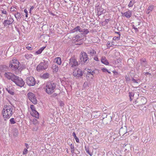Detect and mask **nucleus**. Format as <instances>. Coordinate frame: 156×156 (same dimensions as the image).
Returning <instances> with one entry per match:
<instances>
[{"label":"nucleus","mask_w":156,"mask_h":156,"mask_svg":"<svg viewBox=\"0 0 156 156\" xmlns=\"http://www.w3.org/2000/svg\"><path fill=\"white\" fill-rule=\"evenodd\" d=\"M4 76L8 80H11L17 86L20 87H23L25 84V82L23 79L19 76L10 73H5Z\"/></svg>","instance_id":"f257e3e1"},{"label":"nucleus","mask_w":156,"mask_h":156,"mask_svg":"<svg viewBox=\"0 0 156 156\" xmlns=\"http://www.w3.org/2000/svg\"><path fill=\"white\" fill-rule=\"evenodd\" d=\"M13 108L10 105H5L2 111L4 118L9 119L13 114Z\"/></svg>","instance_id":"f03ea898"},{"label":"nucleus","mask_w":156,"mask_h":156,"mask_svg":"<svg viewBox=\"0 0 156 156\" xmlns=\"http://www.w3.org/2000/svg\"><path fill=\"white\" fill-rule=\"evenodd\" d=\"M55 87L56 84L53 81L49 82L46 86V91L48 94H51L54 92Z\"/></svg>","instance_id":"7ed1b4c3"},{"label":"nucleus","mask_w":156,"mask_h":156,"mask_svg":"<svg viewBox=\"0 0 156 156\" xmlns=\"http://www.w3.org/2000/svg\"><path fill=\"white\" fill-rule=\"evenodd\" d=\"M48 66V62L47 61L43 60L37 67L36 69L37 71H40L46 69Z\"/></svg>","instance_id":"20e7f679"},{"label":"nucleus","mask_w":156,"mask_h":156,"mask_svg":"<svg viewBox=\"0 0 156 156\" xmlns=\"http://www.w3.org/2000/svg\"><path fill=\"white\" fill-rule=\"evenodd\" d=\"M80 61L82 64L85 63H87L89 61L88 55L87 53L84 52H82V54H80Z\"/></svg>","instance_id":"39448f33"},{"label":"nucleus","mask_w":156,"mask_h":156,"mask_svg":"<svg viewBox=\"0 0 156 156\" xmlns=\"http://www.w3.org/2000/svg\"><path fill=\"white\" fill-rule=\"evenodd\" d=\"M26 82L28 86L31 87L35 85L36 81L34 77L30 76L26 78Z\"/></svg>","instance_id":"423d86ee"},{"label":"nucleus","mask_w":156,"mask_h":156,"mask_svg":"<svg viewBox=\"0 0 156 156\" xmlns=\"http://www.w3.org/2000/svg\"><path fill=\"white\" fill-rule=\"evenodd\" d=\"M29 99L34 104H36L37 103V100L35 95L33 93L31 92H29L27 94Z\"/></svg>","instance_id":"0eeeda50"},{"label":"nucleus","mask_w":156,"mask_h":156,"mask_svg":"<svg viewBox=\"0 0 156 156\" xmlns=\"http://www.w3.org/2000/svg\"><path fill=\"white\" fill-rule=\"evenodd\" d=\"M140 63L141 65L143 68L144 69L146 68H149V65L148 64L146 59L145 58H142L140 60Z\"/></svg>","instance_id":"6e6552de"},{"label":"nucleus","mask_w":156,"mask_h":156,"mask_svg":"<svg viewBox=\"0 0 156 156\" xmlns=\"http://www.w3.org/2000/svg\"><path fill=\"white\" fill-rule=\"evenodd\" d=\"M73 74L74 76L79 77L83 76V72L80 69H76L74 70Z\"/></svg>","instance_id":"1a4fd4ad"},{"label":"nucleus","mask_w":156,"mask_h":156,"mask_svg":"<svg viewBox=\"0 0 156 156\" xmlns=\"http://www.w3.org/2000/svg\"><path fill=\"white\" fill-rule=\"evenodd\" d=\"M69 64L71 67H73L78 65L79 64L77 60L74 58H71L69 59Z\"/></svg>","instance_id":"9d476101"},{"label":"nucleus","mask_w":156,"mask_h":156,"mask_svg":"<svg viewBox=\"0 0 156 156\" xmlns=\"http://www.w3.org/2000/svg\"><path fill=\"white\" fill-rule=\"evenodd\" d=\"M14 20L12 18H10L9 20H6L3 22V24L5 27H7L13 22Z\"/></svg>","instance_id":"9b49d317"},{"label":"nucleus","mask_w":156,"mask_h":156,"mask_svg":"<svg viewBox=\"0 0 156 156\" xmlns=\"http://www.w3.org/2000/svg\"><path fill=\"white\" fill-rule=\"evenodd\" d=\"M112 120V118L111 116L107 115L105 118H104L102 119V122L103 123L105 124H109Z\"/></svg>","instance_id":"f8f14e48"},{"label":"nucleus","mask_w":156,"mask_h":156,"mask_svg":"<svg viewBox=\"0 0 156 156\" xmlns=\"http://www.w3.org/2000/svg\"><path fill=\"white\" fill-rule=\"evenodd\" d=\"M121 135V134L119 133V130L115 131L114 132L113 135L111 136L110 138L111 139H113L114 140L115 139Z\"/></svg>","instance_id":"ddd939ff"},{"label":"nucleus","mask_w":156,"mask_h":156,"mask_svg":"<svg viewBox=\"0 0 156 156\" xmlns=\"http://www.w3.org/2000/svg\"><path fill=\"white\" fill-rule=\"evenodd\" d=\"M130 131V130L128 131V129L126 128V126H124L123 127H122L120 129L119 132L120 134H121V135L123 134V135H124L126 133Z\"/></svg>","instance_id":"4468645a"},{"label":"nucleus","mask_w":156,"mask_h":156,"mask_svg":"<svg viewBox=\"0 0 156 156\" xmlns=\"http://www.w3.org/2000/svg\"><path fill=\"white\" fill-rule=\"evenodd\" d=\"M9 67L12 70H16L18 69V67H19V63H13V64H10Z\"/></svg>","instance_id":"2eb2a0df"},{"label":"nucleus","mask_w":156,"mask_h":156,"mask_svg":"<svg viewBox=\"0 0 156 156\" xmlns=\"http://www.w3.org/2000/svg\"><path fill=\"white\" fill-rule=\"evenodd\" d=\"M97 11L98 13V16L101 15L102 14L105 12L104 10L102 8H101L100 6H97Z\"/></svg>","instance_id":"dca6fc26"},{"label":"nucleus","mask_w":156,"mask_h":156,"mask_svg":"<svg viewBox=\"0 0 156 156\" xmlns=\"http://www.w3.org/2000/svg\"><path fill=\"white\" fill-rule=\"evenodd\" d=\"M82 29H83L81 28L80 26H77L72 30V32H74L79 31L80 32H82L83 30H82Z\"/></svg>","instance_id":"f3484780"},{"label":"nucleus","mask_w":156,"mask_h":156,"mask_svg":"<svg viewBox=\"0 0 156 156\" xmlns=\"http://www.w3.org/2000/svg\"><path fill=\"white\" fill-rule=\"evenodd\" d=\"M101 61L102 63L106 65H108L109 64L108 60L104 56L101 57Z\"/></svg>","instance_id":"a211bd4d"},{"label":"nucleus","mask_w":156,"mask_h":156,"mask_svg":"<svg viewBox=\"0 0 156 156\" xmlns=\"http://www.w3.org/2000/svg\"><path fill=\"white\" fill-rule=\"evenodd\" d=\"M91 115L95 118H98V117L100 116V113L99 112L94 111L92 112Z\"/></svg>","instance_id":"6ab92c4d"},{"label":"nucleus","mask_w":156,"mask_h":156,"mask_svg":"<svg viewBox=\"0 0 156 156\" xmlns=\"http://www.w3.org/2000/svg\"><path fill=\"white\" fill-rule=\"evenodd\" d=\"M123 15L126 16L127 18H129L131 16V11L129 10L123 13Z\"/></svg>","instance_id":"aec40b11"},{"label":"nucleus","mask_w":156,"mask_h":156,"mask_svg":"<svg viewBox=\"0 0 156 156\" xmlns=\"http://www.w3.org/2000/svg\"><path fill=\"white\" fill-rule=\"evenodd\" d=\"M31 114L33 116L35 117V118H39V113L36 110L31 112Z\"/></svg>","instance_id":"412c9836"},{"label":"nucleus","mask_w":156,"mask_h":156,"mask_svg":"<svg viewBox=\"0 0 156 156\" xmlns=\"http://www.w3.org/2000/svg\"><path fill=\"white\" fill-rule=\"evenodd\" d=\"M46 46L42 47L39 49L38 51L35 52V53L37 54H39L41 53L43 51L45 48Z\"/></svg>","instance_id":"4be33fe9"},{"label":"nucleus","mask_w":156,"mask_h":156,"mask_svg":"<svg viewBox=\"0 0 156 156\" xmlns=\"http://www.w3.org/2000/svg\"><path fill=\"white\" fill-rule=\"evenodd\" d=\"M96 53V51L94 49H92L88 51V54L92 56L95 55Z\"/></svg>","instance_id":"5701e85b"},{"label":"nucleus","mask_w":156,"mask_h":156,"mask_svg":"<svg viewBox=\"0 0 156 156\" xmlns=\"http://www.w3.org/2000/svg\"><path fill=\"white\" fill-rule=\"evenodd\" d=\"M154 7L153 5H150L149 6L147 9V11L146 12V13L148 14L150 12L152 11L154 9Z\"/></svg>","instance_id":"b1692460"},{"label":"nucleus","mask_w":156,"mask_h":156,"mask_svg":"<svg viewBox=\"0 0 156 156\" xmlns=\"http://www.w3.org/2000/svg\"><path fill=\"white\" fill-rule=\"evenodd\" d=\"M129 97L130 100V101H132L134 98V92H129Z\"/></svg>","instance_id":"393cba45"},{"label":"nucleus","mask_w":156,"mask_h":156,"mask_svg":"<svg viewBox=\"0 0 156 156\" xmlns=\"http://www.w3.org/2000/svg\"><path fill=\"white\" fill-rule=\"evenodd\" d=\"M59 67L58 66L53 65L52 66V69L54 71L57 72L58 70Z\"/></svg>","instance_id":"a878e982"},{"label":"nucleus","mask_w":156,"mask_h":156,"mask_svg":"<svg viewBox=\"0 0 156 156\" xmlns=\"http://www.w3.org/2000/svg\"><path fill=\"white\" fill-rule=\"evenodd\" d=\"M6 90L10 94L12 95H13L14 94V92L13 91V90L12 89L11 90L10 88L9 87L6 88Z\"/></svg>","instance_id":"bb28decb"},{"label":"nucleus","mask_w":156,"mask_h":156,"mask_svg":"<svg viewBox=\"0 0 156 156\" xmlns=\"http://www.w3.org/2000/svg\"><path fill=\"white\" fill-rule=\"evenodd\" d=\"M55 60H56V62L58 65H60L61 63V59L60 57H57L55 58Z\"/></svg>","instance_id":"cd10ccee"},{"label":"nucleus","mask_w":156,"mask_h":156,"mask_svg":"<svg viewBox=\"0 0 156 156\" xmlns=\"http://www.w3.org/2000/svg\"><path fill=\"white\" fill-rule=\"evenodd\" d=\"M49 76V74L48 73H44L42 76V78L44 79H46L48 78Z\"/></svg>","instance_id":"c85d7f7f"},{"label":"nucleus","mask_w":156,"mask_h":156,"mask_svg":"<svg viewBox=\"0 0 156 156\" xmlns=\"http://www.w3.org/2000/svg\"><path fill=\"white\" fill-rule=\"evenodd\" d=\"M85 151H86V152H87V154H89L90 155V156H92L93 154L92 153H90L89 151V148L88 147H87V146H85Z\"/></svg>","instance_id":"c756f323"},{"label":"nucleus","mask_w":156,"mask_h":156,"mask_svg":"<svg viewBox=\"0 0 156 156\" xmlns=\"http://www.w3.org/2000/svg\"><path fill=\"white\" fill-rule=\"evenodd\" d=\"M79 8L77 6L75 5L74 8V12L78 13L79 11Z\"/></svg>","instance_id":"7c9ffc66"},{"label":"nucleus","mask_w":156,"mask_h":156,"mask_svg":"<svg viewBox=\"0 0 156 156\" xmlns=\"http://www.w3.org/2000/svg\"><path fill=\"white\" fill-rule=\"evenodd\" d=\"M20 14L17 12V13L14 15L15 16L17 19V20H18L20 18Z\"/></svg>","instance_id":"2f4dec72"},{"label":"nucleus","mask_w":156,"mask_h":156,"mask_svg":"<svg viewBox=\"0 0 156 156\" xmlns=\"http://www.w3.org/2000/svg\"><path fill=\"white\" fill-rule=\"evenodd\" d=\"M132 81L134 83H138L140 82V79L135 80L134 78H133L132 79Z\"/></svg>","instance_id":"473e14b6"},{"label":"nucleus","mask_w":156,"mask_h":156,"mask_svg":"<svg viewBox=\"0 0 156 156\" xmlns=\"http://www.w3.org/2000/svg\"><path fill=\"white\" fill-rule=\"evenodd\" d=\"M14 134L13 135L14 136H17L18 135V130L17 129L15 128L13 130Z\"/></svg>","instance_id":"72a5a7b5"},{"label":"nucleus","mask_w":156,"mask_h":156,"mask_svg":"<svg viewBox=\"0 0 156 156\" xmlns=\"http://www.w3.org/2000/svg\"><path fill=\"white\" fill-rule=\"evenodd\" d=\"M19 63V62L17 60L15 59H13L11 61V64H13V63Z\"/></svg>","instance_id":"f704fd0d"},{"label":"nucleus","mask_w":156,"mask_h":156,"mask_svg":"<svg viewBox=\"0 0 156 156\" xmlns=\"http://www.w3.org/2000/svg\"><path fill=\"white\" fill-rule=\"evenodd\" d=\"M82 30H83L82 32H83L85 34H87L89 32V31L88 30V29H83Z\"/></svg>","instance_id":"c9c22d12"},{"label":"nucleus","mask_w":156,"mask_h":156,"mask_svg":"<svg viewBox=\"0 0 156 156\" xmlns=\"http://www.w3.org/2000/svg\"><path fill=\"white\" fill-rule=\"evenodd\" d=\"M9 121L11 124H13L16 123L14 118H11Z\"/></svg>","instance_id":"e433bc0d"},{"label":"nucleus","mask_w":156,"mask_h":156,"mask_svg":"<svg viewBox=\"0 0 156 156\" xmlns=\"http://www.w3.org/2000/svg\"><path fill=\"white\" fill-rule=\"evenodd\" d=\"M33 124L34 125H36L38 124V122L37 119H33Z\"/></svg>","instance_id":"4c0bfd02"},{"label":"nucleus","mask_w":156,"mask_h":156,"mask_svg":"<svg viewBox=\"0 0 156 156\" xmlns=\"http://www.w3.org/2000/svg\"><path fill=\"white\" fill-rule=\"evenodd\" d=\"M113 44H110L109 41H108L107 43V46L108 48H110L111 47H113Z\"/></svg>","instance_id":"58836bf2"},{"label":"nucleus","mask_w":156,"mask_h":156,"mask_svg":"<svg viewBox=\"0 0 156 156\" xmlns=\"http://www.w3.org/2000/svg\"><path fill=\"white\" fill-rule=\"evenodd\" d=\"M30 55H31L26 54L25 55V57L27 59H28L30 57Z\"/></svg>","instance_id":"ea45409f"},{"label":"nucleus","mask_w":156,"mask_h":156,"mask_svg":"<svg viewBox=\"0 0 156 156\" xmlns=\"http://www.w3.org/2000/svg\"><path fill=\"white\" fill-rule=\"evenodd\" d=\"M134 3L132 2V1H130L128 5L129 7H132L133 5L134 4Z\"/></svg>","instance_id":"a19ab883"},{"label":"nucleus","mask_w":156,"mask_h":156,"mask_svg":"<svg viewBox=\"0 0 156 156\" xmlns=\"http://www.w3.org/2000/svg\"><path fill=\"white\" fill-rule=\"evenodd\" d=\"M30 108L32 111L31 112H32L36 110L35 108L34 105H31Z\"/></svg>","instance_id":"79ce46f5"},{"label":"nucleus","mask_w":156,"mask_h":156,"mask_svg":"<svg viewBox=\"0 0 156 156\" xmlns=\"http://www.w3.org/2000/svg\"><path fill=\"white\" fill-rule=\"evenodd\" d=\"M0 11L1 12V13L4 14L6 15H7V12L4 9L1 10Z\"/></svg>","instance_id":"37998d69"},{"label":"nucleus","mask_w":156,"mask_h":156,"mask_svg":"<svg viewBox=\"0 0 156 156\" xmlns=\"http://www.w3.org/2000/svg\"><path fill=\"white\" fill-rule=\"evenodd\" d=\"M80 36L79 35H76V36L75 39H74V40H76V41H77L78 39H80Z\"/></svg>","instance_id":"c03bdc74"},{"label":"nucleus","mask_w":156,"mask_h":156,"mask_svg":"<svg viewBox=\"0 0 156 156\" xmlns=\"http://www.w3.org/2000/svg\"><path fill=\"white\" fill-rule=\"evenodd\" d=\"M120 36L115 37L113 38L114 40H119L120 38Z\"/></svg>","instance_id":"a18cd8bd"},{"label":"nucleus","mask_w":156,"mask_h":156,"mask_svg":"<svg viewBox=\"0 0 156 156\" xmlns=\"http://www.w3.org/2000/svg\"><path fill=\"white\" fill-rule=\"evenodd\" d=\"M87 72L89 73H90V74L92 75H93V73H94V71H92L91 69H89L88 71Z\"/></svg>","instance_id":"49530a36"},{"label":"nucleus","mask_w":156,"mask_h":156,"mask_svg":"<svg viewBox=\"0 0 156 156\" xmlns=\"http://www.w3.org/2000/svg\"><path fill=\"white\" fill-rule=\"evenodd\" d=\"M28 152L27 149L25 148L23 151V154H27Z\"/></svg>","instance_id":"de8ad7c7"},{"label":"nucleus","mask_w":156,"mask_h":156,"mask_svg":"<svg viewBox=\"0 0 156 156\" xmlns=\"http://www.w3.org/2000/svg\"><path fill=\"white\" fill-rule=\"evenodd\" d=\"M24 12L26 13V17H28V11L27 9H25L24 10Z\"/></svg>","instance_id":"09e8293b"},{"label":"nucleus","mask_w":156,"mask_h":156,"mask_svg":"<svg viewBox=\"0 0 156 156\" xmlns=\"http://www.w3.org/2000/svg\"><path fill=\"white\" fill-rule=\"evenodd\" d=\"M59 104L60 106L62 107L64 105L63 102L62 101H60L59 102Z\"/></svg>","instance_id":"8fccbe9b"},{"label":"nucleus","mask_w":156,"mask_h":156,"mask_svg":"<svg viewBox=\"0 0 156 156\" xmlns=\"http://www.w3.org/2000/svg\"><path fill=\"white\" fill-rule=\"evenodd\" d=\"M85 3L88 4L90 2V0H82Z\"/></svg>","instance_id":"3c124183"},{"label":"nucleus","mask_w":156,"mask_h":156,"mask_svg":"<svg viewBox=\"0 0 156 156\" xmlns=\"http://www.w3.org/2000/svg\"><path fill=\"white\" fill-rule=\"evenodd\" d=\"M70 147L71 149H74V146L72 144H71L70 145Z\"/></svg>","instance_id":"603ef678"},{"label":"nucleus","mask_w":156,"mask_h":156,"mask_svg":"<svg viewBox=\"0 0 156 156\" xmlns=\"http://www.w3.org/2000/svg\"><path fill=\"white\" fill-rule=\"evenodd\" d=\"M34 6H33L31 7V8L30 9L29 13H31V11L34 9Z\"/></svg>","instance_id":"864d4df0"},{"label":"nucleus","mask_w":156,"mask_h":156,"mask_svg":"<svg viewBox=\"0 0 156 156\" xmlns=\"http://www.w3.org/2000/svg\"><path fill=\"white\" fill-rule=\"evenodd\" d=\"M101 70L103 72H105L106 71H108V69L106 68H103L101 69Z\"/></svg>","instance_id":"5fc2aeb1"},{"label":"nucleus","mask_w":156,"mask_h":156,"mask_svg":"<svg viewBox=\"0 0 156 156\" xmlns=\"http://www.w3.org/2000/svg\"><path fill=\"white\" fill-rule=\"evenodd\" d=\"M26 48L29 50H32L33 49V48L31 47L30 46H27L26 47Z\"/></svg>","instance_id":"6e6d98bb"},{"label":"nucleus","mask_w":156,"mask_h":156,"mask_svg":"<svg viewBox=\"0 0 156 156\" xmlns=\"http://www.w3.org/2000/svg\"><path fill=\"white\" fill-rule=\"evenodd\" d=\"M94 60H95V61H98V58L97 56H95L94 57Z\"/></svg>","instance_id":"4d7b16f0"},{"label":"nucleus","mask_w":156,"mask_h":156,"mask_svg":"<svg viewBox=\"0 0 156 156\" xmlns=\"http://www.w3.org/2000/svg\"><path fill=\"white\" fill-rule=\"evenodd\" d=\"M133 29H134L136 31H138V29L136 28L134 25L133 26Z\"/></svg>","instance_id":"13d9d810"},{"label":"nucleus","mask_w":156,"mask_h":156,"mask_svg":"<svg viewBox=\"0 0 156 156\" xmlns=\"http://www.w3.org/2000/svg\"><path fill=\"white\" fill-rule=\"evenodd\" d=\"M57 95V94L56 93H55L53 94L52 95V96L53 97H56Z\"/></svg>","instance_id":"bf43d9fd"},{"label":"nucleus","mask_w":156,"mask_h":156,"mask_svg":"<svg viewBox=\"0 0 156 156\" xmlns=\"http://www.w3.org/2000/svg\"><path fill=\"white\" fill-rule=\"evenodd\" d=\"M25 146L27 147V149H28L29 148V145L28 144H27L25 143Z\"/></svg>","instance_id":"052dcab7"},{"label":"nucleus","mask_w":156,"mask_h":156,"mask_svg":"<svg viewBox=\"0 0 156 156\" xmlns=\"http://www.w3.org/2000/svg\"><path fill=\"white\" fill-rule=\"evenodd\" d=\"M115 33L119 35V36H120L121 34L119 32H115Z\"/></svg>","instance_id":"680f3d73"},{"label":"nucleus","mask_w":156,"mask_h":156,"mask_svg":"<svg viewBox=\"0 0 156 156\" xmlns=\"http://www.w3.org/2000/svg\"><path fill=\"white\" fill-rule=\"evenodd\" d=\"M75 139L76 142H77V143L79 142V140L78 137L77 138H76Z\"/></svg>","instance_id":"e2e57ef3"},{"label":"nucleus","mask_w":156,"mask_h":156,"mask_svg":"<svg viewBox=\"0 0 156 156\" xmlns=\"http://www.w3.org/2000/svg\"><path fill=\"white\" fill-rule=\"evenodd\" d=\"M145 75H151V73L147 72L145 73Z\"/></svg>","instance_id":"0e129e2a"},{"label":"nucleus","mask_w":156,"mask_h":156,"mask_svg":"<svg viewBox=\"0 0 156 156\" xmlns=\"http://www.w3.org/2000/svg\"><path fill=\"white\" fill-rule=\"evenodd\" d=\"M73 136L74 137L76 136L75 132H74L73 133Z\"/></svg>","instance_id":"69168bd1"},{"label":"nucleus","mask_w":156,"mask_h":156,"mask_svg":"<svg viewBox=\"0 0 156 156\" xmlns=\"http://www.w3.org/2000/svg\"><path fill=\"white\" fill-rule=\"evenodd\" d=\"M113 73L115 74H115V75H117V74H118V73L115 71H113Z\"/></svg>","instance_id":"338daca9"},{"label":"nucleus","mask_w":156,"mask_h":156,"mask_svg":"<svg viewBox=\"0 0 156 156\" xmlns=\"http://www.w3.org/2000/svg\"><path fill=\"white\" fill-rule=\"evenodd\" d=\"M74 149H71V152L72 153H74Z\"/></svg>","instance_id":"774afa93"}]
</instances>
